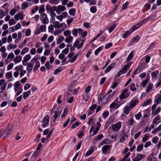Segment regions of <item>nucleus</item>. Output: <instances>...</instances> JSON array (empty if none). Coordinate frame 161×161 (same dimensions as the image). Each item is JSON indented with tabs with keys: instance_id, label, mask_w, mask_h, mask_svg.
<instances>
[{
	"instance_id": "obj_1",
	"label": "nucleus",
	"mask_w": 161,
	"mask_h": 161,
	"mask_svg": "<svg viewBox=\"0 0 161 161\" xmlns=\"http://www.w3.org/2000/svg\"><path fill=\"white\" fill-rule=\"evenodd\" d=\"M85 39H81L80 38H78L74 42L73 45L75 47H77L79 49L82 47L84 44V42L85 41Z\"/></svg>"
},
{
	"instance_id": "obj_2",
	"label": "nucleus",
	"mask_w": 161,
	"mask_h": 161,
	"mask_svg": "<svg viewBox=\"0 0 161 161\" xmlns=\"http://www.w3.org/2000/svg\"><path fill=\"white\" fill-rule=\"evenodd\" d=\"M122 122L119 121L111 125L112 129L114 132H117L121 128L122 126Z\"/></svg>"
},
{
	"instance_id": "obj_3",
	"label": "nucleus",
	"mask_w": 161,
	"mask_h": 161,
	"mask_svg": "<svg viewBox=\"0 0 161 161\" xmlns=\"http://www.w3.org/2000/svg\"><path fill=\"white\" fill-rule=\"evenodd\" d=\"M130 65L129 64H127L124 65L123 67L119 71L116 75L117 77H119L121 75L124 74L126 73L127 69L130 68Z\"/></svg>"
},
{
	"instance_id": "obj_4",
	"label": "nucleus",
	"mask_w": 161,
	"mask_h": 161,
	"mask_svg": "<svg viewBox=\"0 0 161 161\" xmlns=\"http://www.w3.org/2000/svg\"><path fill=\"white\" fill-rule=\"evenodd\" d=\"M119 106L118 104V99L117 98L110 104L109 108H110V111L113 110H115L118 108Z\"/></svg>"
},
{
	"instance_id": "obj_5",
	"label": "nucleus",
	"mask_w": 161,
	"mask_h": 161,
	"mask_svg": "<svg viewBox=\"0 0 161 161\" xmlns=\"http://www.w3.org/2000/svg\"><path fill=\"white\" fill-rule=\"evenodd\" d=\"M40 18V20L42 21V23L43 24H47L49 23V21L46 14H41Z\"/></svg>"
},
{
	"instance_id": "obj_6",
	"label": "nucleus",
	"mask_w": 161,
	"mask_h": 161,
	"mask_svg": "<svg viewBox=\"0 0 161 161\" xmlns=\"http://www.w3.org/2000/svg\"><path fill=\"white\" fill-rule=\"evenodd\" d=\"M139 102V100L137 97L133 98L129 103V107L130 109L133 108Z\"/></svg>"
},
{
	"instance_id": "obj_7",
	"label": "nucleus",
	"mask_w": 161,
	"mask_h": 161,
	"mask_svg": "<svg viewBox=\"0 0 161 161\" xmlns=\"http://www.w3.org/2000/svg\"><path fill=\"white\" fill-rule=\"evenodd\" d=\"M34 64V62L33 61H31L27 63L26 70H27V74L30 75V73L32 71L33 68V67Z\"/></svg>"
},
{
	"instance_id": "obj_8",
	"label": "nucleus",
	"mask_w": 161,
	"mask_h": 161,
	"mask_svg": "<svg viewBox=\"0 0 161 161\" xmlns=\"http://www.w3.org/2000/svg\"><path fill=\"white\" fill-rule=\"evenodd\" d=\"M46 31V25H40L39 28H37L35 31V34L36 35H39L41 32H45Z\"/></svg>"
},
{
	"instance_id": "obj_9",
	"label": "nucleus",
	"mask_w": 161,
	"mask_h": 161,
	"mask_svg": "<svg viewBox=\"0 0 161 161\" xmlns=\"http://www.w3.org/2000/svg\"><path fill=\"white\" fill-rule=\"evenodd\" d=\"M49 121V117L48 115L45 116L42 122V125L43 127H45L48 125Z\"/></svg>"
},
{
	"instance_id": "obj_10",
	"label": "nucleus",
	"mask_w": 161,
	"mask_h": 161,
	"mask_svg": "<svg viewBox=\"0 0 161 161\" xmlns=\"http://www.w3.org/2000/svg\"><path fill=\"white\" fill-rule=\"evenodd\" d=\"M12 130V127H10L9 128H8L6 130H5L4 131H3V138L4 139L7 137L8 135L11 133Z\"/></svg>"
},
{
	"instance_id": "obj_11",
	"label": "nucleus",
	"mask_w": 161,
	"mask_h": 161,
	"mask_svg": "<svg viewBox=\"0 0 161 161\" xmlns=\"http://www.w3.org/2000/svg\"><path fill=\"white\" fill-rule=\"evenodd\" d=\"M111 147V145H106L103 146L102 148L103 153V154L107 153Z\"/></svg>"
},
{
	"instance_id": "obj_12",
	"label": "nucleus",
	"mask_w": 161,
	"mask_h": 161,
	"mask_svg": "<svg viewBox=\"0 0 161 161\" xmlns=\"http://www.w3.org/2000/svg\"><path fill=\"white\" fill-rule=\"evenodd\" d=\"M66 7L62 5H59L57 7L56 6L55 11L58 14H60L62 11L66 10Z\"/></svg>"
},
{
	"instance_id": "obj_13",
	"label": "nucleus",
	"mask_w": 161,
	"mask_h": 161,
	"mask_svg": "<svg viewBox=\"0 0 161 161\" xmlns=\"http://www.w3.org/2000/svg\"><path fill=\"white\" fill-rule=\"evenodd\" d=\"M31 56L29 54L25 56L22 61L23 64L24 66L26 65L27 63V62L31 59Z\"/></svg>"
},
{
	"instance_id": "obj_14",
	"label": "nucleus",
	"mask_w": 161,
	"mask_h": 161,
	"mask_svg": "<svg viewBox=\"0 0 161 161\" xmlns=\"http://www.w3.org/2000/svg\"><path fill=\"white\" fill-rule=\"evenodd\" d=\"M53 24V25L56 29H58L61 27L62 26L64 25V27H65L66 25V24L64 23L60 24L58 21L54 22Z\"/></svg>"
},
{
	"instance_id": "obj_15",
	"label": "nucleus",
	"mask_w": 161,
	"mask_h": 161,
	"mask_svg": "<svg viewBox=\"0 0 161 161\" xmlns=\"http://www.w3.org/2000/svg\"><path fill=\"white\" fill-rule=\"evenodd\" d=\"M61 111H55L54 113V115L53 116L52 118H53L52 120L53 122H55L57 119L59 117L60 115L61 114Z\"/></svg>"
},
{
	"instance_id": "obj_16",
	"label": "nucleus",
	"mask_w": 161,
	"mask_h": 161,
	"mask_svg": "<svg viewBox=\"0 0 161 161\" xmlns=\"http://www.w3.org/2000/svg\"><path fill=\"white\" fill-rule=\"evenodd\" d=\"M56 6H53L52 7L49 4H47L46 6V9L47 11L53 12L55 11L56 10Z\"/></svg>"
},
{
	"instance_id": "obj_17",
	"label": "nucleus",
	"mask_w": 161,
	"mask_h": 161,
	"mask_svg": "<svg viewBox=\"0 0 161 161\" xmlns=\"http://www.w3.org/2000/svg\"><path fill=\"white\" fill-rule=\"evenodd\" d=\"M78 30L79 33L81 35L82 37L83 38H85L87 34V31H85L83 32V30L80 28H78Z\"/></svg>"
},
{
	"instance_id": "obj_18",
	"label": "nucleus",
	"mask_w": 161,
	"mask_h": 161,
	"mask_svg": "<svg viewBox=\"0 0 161 161\" xmlns=\"http://www.w3.org/2000/svg\"><path fill=\"white\" fill-rule=\"evenodd\" d=\"M141 25L140 23H138L135 25L133 26L132 28L130 29V32L131 33H132L134 31L136 30L140 27Z\"/></svg>"
},
{
	"instance_id": "obj_19",
	"label": "nucleus",
	"mask_w": 161,
	"mask_h": 161,
	"mask_svg": "<svg viewBox=\"0 0 161 161\" xmlns=\"http://www.w3.org/2000/svg\"><path fill=\"white\" fill-rule=\"evenodd\" d=\"M130 107H129L127 106L125 107L124 108V114L125 115L128 114L130 112Z\"/></svg>"
},
{
	"instance_id": "obj_20",
	"label": "nucleus",
	"mask_w": 161,
	"mask_h": 161,
	"mask_svg": "<svg viewBox=\"0 0 161 161\" xmlns=\"http://www.w3.org/2000/svg\"><path fill=\"white\" fill-rule=\"evenodd\" d=\"M114 64L113 63L111 64L109 66H108L104 71V73L105 74H107V73L110 71V70L114 67Z\"/></svg>"
},
{
	"instance_id": "obj_21",
	"label": "nucleus",
	"mask_w": 161,
	"mask_h": 161,
	"mask_svg": "<svg viewBox=\"0 0 161 161\" xmlns=\"http://www.w3.org/2000/svg\"><path fill=\"white\" fill-rule=\"evenodd\" d=\"M14 18L16 20L18 21L19 19L21 20L23 19V16L22 14L19 13L15 15Z\"/></svg>"
},
{
	"instance_id": "obj_22",
	"label": "nucleus",
	"mask_w": 161,
	"mask_h": 161,
	"mask_svg": "<svg viewBox=\"0 0 161 161\" xmlns=\"http://www.w3.org/2000/svg\"><path fill=\"white\" fill-rule=\"evenodd\" d=\"M22 57L20 55H18L16 57L14 60V61L15 62V64H16L21 61Z\"/></svg>"
},
{
	"instance_id": "obj_23",
	"label": "nucleus",
	"mask_w": 161,
	"mask_h": 161,
	"mask_svg": "<svg viewBox=\"0 0 161 161\" xmlns=\"http://www.w3.org/2000/svg\"><path fill=\"white\" fill-rule=\"evenodd\" d=\"M153 87V85L151 83H149L146 88V92L149 93L152 89Z\"/></svg>"
},
{
	"instance_id": "obj_24",
	"label": "nucleus",
	"mask_w": 161,
	"mask_h": 161,
	"mask_svg": "<svg viewBox=\"0 0 161 161\" xmlns=\"http://www.w3.org/2000/svg\"><path fill=\"white\" fill-rule=\"evenodd\" d=\"M145 157V155L140 153H138L136 154V158L139 161H140L142 159H144Z\"/></svg>"
},
{
	"instance_id": "obj_25",
	"label": "nucleus",
	"mask_w": 161,
	"mask_h": 161,
	"mask_svg": "<svg viewBox=\"0 0 161 161\" xmlns=\"http://www.w3.org/2000/svg\"><path fill=\"white\" fill-rule=\"evenodd\" d=\"M130 95V94H128V93H127L126 95L125 94L123 93H121V94L120 96L119 97V100H122L124 99H125L127 98Z\"/></svg>"
},
{
	"instance_id": "obj_26",
	"label": "nucleus",
	"mask_w": 161,
	"mask_h": 161,
	"mask_svg": "<svg viewBox=\"0 0 161 161\" xmlns=\"http://www.w3.org/2000/svg\"><path fill=\"white\" fill-rule=\"evenodd\" d=\"M156 17V14H153L151 15L148 17L144 19V20L146 21H148L149 20H152L154 19Z\"/></svg>"
},
{
	"instance_id": "obj_27",
	"label": "nucleus",
	"mask_w": 161,
	"mask_h": 161,
	"mask_svg": "<svg viewBox=\"0 0 161 161\" xmlns=\"http://www.w3.org/2000/svg\"><path fill=\"white\" fill-rule=\"evenodd\" d=\"M79 55V53H78L75 55L72 58L68 60L67 63L70 62V63H74L77 58L78 56Z\"/></svg>"
},
{
	"instance_id": "obj_28",
	"label": "nucleus",
	"mask_w": 161,
	"mask_h": 161,
	"mask_svg": "<svg viewBox=\"0 0 161 161\" xmlns=\"http://www.w3.org/2000/svg\"><path fill=\"white\" fill-rule=\"evenodd\" d=\"M161 109V108L158 107L156 110H154L152 111V114L154 116L156 115L160 112Z\"/></svg>"
},
{
	"instance_id": "obj_29",
	"label": "nucleus",
	"mask_w": 161,
	"mask_h": 161,
	"mask_svg": "<svg viewBox=\"0 0 161 161\" xmlns=\"http://www.w3.org/2000/svg\"><path fill=\"white\" fill-rule=\"evenodd\" d=\"M151 102L152 100L151 99L149 98L148 99H147L142 104V106L144 107L145 106L151 104Z\"/></svg>"
},
{
	"instance_id": "obj_30",
	"label": "nucleus",
	"mask_w": 161,
	"mask_h": 161,
	"mask_svg": "<svg viewBox=\"0 0 161 161\" xmlns=\"http://www.w3.org/2000/svg\"><path fill=\"white\" fill-rule=\"evenodd\" d=\"M45 11V6L42 5L40 6V8L39 10V13L40 14H45L44 12Z\"/></svg>"
},
{
	"instance_id": "obj_31",
	"label": "nucleus",
	"mask_w": 161,
	"mask_h": 161,
	"mask_svg": "<svg viewBox=\"0 0 161 161\" xmlns=\"http://www.w3.org/2000/svg\"><path fill=\"white\" fill-rule=\"evenodd\" d=\"M40 66V63L39 61L36 62L35 65L33 69L34 72H36L38 69V68Z\"/></svg>"
},
{
	"instance_id": "obj_32",
	"label": "nucleus",
	"mask_w": 161,
	"mask_h": 161,
	"mask_svg": "<svg viewBox=\"0 0 161 161\" xmlns=\"http://www.w3.org/2000/svg\"><path fill=\"white\" fill-rule=\"evenodd\" d=\"M73 39V37L72 36H69L66 37L65 39V42L68 43L71 42Z\"/></svg>"
},
{
	"instance_id": "obj_33",
	"label": "nucleus",
	"mask_w": 161,
	"mask_h": 161,
	"mask_svg": "<svg viewBox=\"0 0 161 161\" xmlns=\"http://www.w3.org/2000/svg\"><path fill=\"white\" fill-rule=\"evenodd\" d=\"M116 25V24L114 23L112 25L110 26V27L108 29V30L109 33H111L112 31H114V30L115 28Z\"/></svg>"
},
{
	"instance_id": "obj_34",
	"label": "nucleus",
	"mask_w": 161,
	"mask_h": 161,
	"mask_svg": "<svg viewBox=\"0 0 161 161\" xmlns=\"http://www.w3.org/2000/svg\"><path fill=\"white\" fill-rule=\"evenodd\" d=\"M158 73V71L157 70H155L152 72L151 74V75L153 79H155Z\"/></svg>"
},
{
	"instance_id": "obj_35",
	"label": "nucleus",
	"mask_w": 161,
	"mask_h": 161,
	"mask_svg": "<svg viewBox=\"0 0 161 161\" xmlns=\"http://www.w3.org/2000/svg\"><path fill=\"white\" fill-rule=\"evenodd\" d=\"M135 122V121L134 120L133 117L131 118L128 119L127 121V125L131 126Z\"/></svg>"
},
{
	"instance_id": "obj_36",
	"label": "nucleus",
	"mask_w": 161,
	"mask_h": 161,
	"mask_svg": "<svg viewBox=\"0 0 161 161\" xmlns=\"http://www.w3.org/2000/svg\"><path fill=\"white\" fill-rule=\"evenodd\" d=\"M31 92L30 90H28L27 92H24L23 93V98L25 99L26 97H28L30 94Z\"/></svg>"
},
{
	"instance_id": "obj_37",
	"label": "nucleus",
	"mask_w": 161,
	"mask_h": 161,
	"mask_svg": "<svg viewBox=\"0 0 161 161\" xmlns=\"http://www.w3.org/2000/svg\"><path fill=\"white\" fill-rule=\"evenodd\" d=\"M130 89L132 91H135L136 90V88L135 86V85L134 83H132L130 85Z\"/></svg>"
},
{
	"instance_id": "obj_38",
	"label": "nucleus",
	"mask_w": 161,
	"mask_h": 161,
	"mask_svg": "<svg viewBox=\"0 0 161 161\" xmlns=\"http://www.w3.org/2000/svg\"><path fill=\"white\" fill-rule=\"evenodd\" d=\"M17 47V45L16 44L12 45L11 43L9 44L7 47V49L10 50L11 49H15Z\"/></svg>"
},
{
	"instance_id": "obj_39",
	"label": "nucleus",
	"mask_w": 161,
	"mask_h": 161,
	"mask_svg": "<svg viewBox=\"0 0 161 161\" xmlns=\"http://www.w3.org/2000/svg\"><path fill=\"white\" fill-rule=\"evenodd\" d=\"M149 135L148 134H146L144 135V136L142 138V142H144L148 140V138L149 137Z\"/></svg>"
},
{
	"instance_id": "obj_40",
	"label": "nucleus",
	"mask_w": 161,
	"mask_h": 161,
	"mask_svg": "<svg viewBox=\"0 0 161 161\" xmlns=\"http://www.w3.org/2000/svg\"><path fill=\"white\" fill-rule=\"evenodd\" d=\"M130 32V30L129 31H126L124 34L122 36V37L123 38H126L131 33Z\"/></svg>"
},
{
	"instance_id": "obj_41",
	"label": "nucleus",
	"mask_w": 161,
	"mask_h": 161,
	"mask_svg": "<svg viewBox=\"0 0 161 161\" xmlns=\"http://www.w3.org/2000/svg\"><path fill=\"white\" fill-rule=\"evenodd\" d=\"M89 94L87 93H86L83 94V97L84 100L86 101H87L89 98Z\"/></svg>"
},
{
	"instance_id": "obj_42",
	"label": "nucleus",
	"mask_w": 161,
	"mask_h": 161,
	"mask_svg": "<svg viewBox=\"0 0 161 161\" xmlns=\"http://www.w3.org/2000/svg\"><path fill=\"white\" fill-rule=\"evenodd\" d=\"M143 148V144H141L137 146V147L136 151L137 152H140L142 150Z\"/></svg>"
},
{
	"instance_id": "obj_43",
	"label": "nucleus",
	"mask_w": 161,
	"mask_h": 161,
	"mask_svg": "<svg viewBox=\"0 0 161 161\" xmlns=\"http://www.w3.org/2000/svg\"><path fill=\"white\" fill-rule=\"evenodd\" d=\"M15 69L16 70L18 71H23V67L22 65H21L19 66L16 67Z\"/></svg>"
},
{
	"instance_id": "obj_44",
	"label": "nucleus",
	"mask_w": 161,
	"mask_h": 161,
	"mask_svg": "<svg viewBox=\"0 0 161 161\" xmlns=\"http://www.w3.org/2000/svg\"><path fill=\"white\" fill-rule=\"evenodd\" d=\"M29 51V49L27 47H25L23 49L21 52V54L23 55Z\"/></svg>"
},
{
	"instance_id": "obj_45",
	"label": "nucleus",
	"mask_w": 161,
	"mask_h": 161,
	"mask_svg": "<svg viewBox=\"0 0 161 161\" xmlns=\"http://www.w3.org/2000/svg\"><path fill=\"white\" fill-rule=\"evenodd\" d=\"M28 6V3L26 2H24L22 4V9H25Z\"/></svg>"
},
{
	"instance_id": "obj_46",
	"label": "nucleus",
	"mask_w": 161,
	"mask_h": 161,
	"mask_svg": "<svg viewBox=\"0 0 161 161\" xmlns=\"http://www.w3.org/2000/svg\"><path fill=\"white\" fill-rule=\"evenodd\" d=\"M78 32V30L76 29H73L72 31V35L74 36H77Z\"/></svg>"
},
{
	"instance_id": "obj_47",
	"label": "nucleus",
	"mask_w": 161,
	"mask_h": 161,
	"mask_svg": "<svg viewBox=\"0 0 161 161\" xmlns=\"http://www.w3.org/2000/svg\"><path fill=\"white\" fill-rule=\"evenodd\" d=\"M62 67H58V69H56L54 72L53 73L55 75H57L58 72H61L62 70Z\"/></svg>"
},
{
	"instance_id": "obj_48",
	"label": "nucleus",
	"mask_w": 161,
	"mask_h": 161,
	"mask_svg": "<svg viewBox=\"0 0 161 161\" xmlns=\"http://www.w3.org/2000/svg\"><path fill=\"white\" fill-rule=\"evenodd\" d=\"M75 8L71 9L69 11V14L73 16L75 15Z\"/></svg>"
},
{
	"instance_id": "obj_49",
	"label": "nucleus",
	"mask_w": 161,
	"mask_h": 161,
	"mask_svg": "<svg viewBox=\"0 0 161 161\" xmlns=\"http://www.w3.org/2000/svg\"><path fill=\"white\" fill-rule=\"evenodd\" d=\"M49 2L52 4H57L59 3V0H49Z\"/></svg>"
},
{
	"instance_id": "obj_50",
	"label": "nucleus",
	"mask_w": 161,
	"mask_h": 161,
	"mask_svg": "<svg viewBox=\"0 0 161 161\" xmlns=\"http://www.w3.org/2000/svg\"><path fill=\"white\" fill-rule=\"evenodd\" d=\"M160 119V117L159 116H156L153 119L152 123L153 124H155Z\"/></svg>"
},
{
	"instance_id": "obj_51",
	"label": "nucleus",
	"mask_w": 161,
	"mask_h": 161,
	"mask_svg": "<svg viewBox=\"0 0 161 161\" xmlns=\"http://www.w3.org/2000/svg\"><path fill=\"white\" fill-rule=\"evenodd\" d=\"M40 58V56L39 55H36L34 58L31 59V61H33V62H36V61Z\"/></svg>"
},
{
	"instance_id": "obj_52",
	"label": "nucleus",
	"mask_w": 161,
	"mask_h": 161,
	"mask_svg": "<svg viewBox=\"0 0 161 161\" xmlns=\"http://www.w3.org/2000/svg\"><path fill=\"white\" fill-rule=\"evenodd\" d=\"M17 11V9H16L14 8H12L10 11V14L11 16L14 15Z\"/></svg>"
},
{
	"instance_id": "obj_53",
	"label": "nucleus",
	"mask_w": 161,
	"mask_h": 161,
	"mask_svg": "<svg viewBox=\"0 0 161 161\" xmlns=\"http://www.w3.org/2000/svg\"><path fill=\"white\" fill-rule=\"evenodd\" d=\"M139 40V37L138 36H136V37H134L131 41V42H137Z\"/></svg>"
},
{
	"instance_id": "obj_54",
	"label": "nucleus",
	"mask_w": 161,
	"mask_h": 161,
	"mask_svg": "<svg viewBox=\"0 0 161 161\" xmlns=\"http://www.w3.org/2000/svg\"><path fill=\"white\" fill-rule=\"evenodd\" d=\"M94 151L93 149H92L88 151L86 153L85 156L86 157H88L92 154Z\"/></svg>"
},
{
	"instance_id": "obj_55",
	"label": "nucleus",
	"mask_w": 161,
	"mask_h": 161,
	"mask_svg": "<svg viewBox=\"0 0 161 161\" xmlns=\"http://www.w3.org/2000/svg\"><path fill=\"white\" fill-rule=\"evenodd\" d=\"M109 114L108 111H106L104 112L102 114V117L103 118H105L108 117Z\"/></svg>"
},
{
	"instance_id": "obj_56",
	"label": "nucleus",
	"mask_w": 161,
	"mask_h": 161,
	"mask_svg": "<svg viewBox=\"0 0 161 161\" xmlns=\"http://www.w3.org/2000/svg\"><path fill=\"white\" fill-rule=\"evenodd\" d=\"M71 34V32L70 31H69V30H67V31H65L64 32V35L65 36H70Z\"/></svg>"
},
{
	"instance_id": "obj_57",
	"label": "nucleus",
	"mask_w": 161,
	"mask_h": 161,
	"mask_svg": "<svg viewBox=\"0 0 161 161\" xmlns=\"http://www.w3.org/2000/svg\"><path fill=\"white\" fill-rule=\"evenodd\" d=\"M104 96L103 95H100L98 96V100L99 102H101L103 100L104 98Z\"/></svg>"
},
{
	"instance_id": "obj_58",
	"label": "nucleus",
	"mask_w": 161,
	"mask_h": 161,
	"mask_svg": "<svg viewBox=\"0 0 161 161\" xmlns=\"http://www.w3.org/2000/svg\"><path fill=\"white\" fill-rule=\"evenodd\" d=\"M90 10L91 12L92 13H95L96 12L97 10L96 7L94 6L91 7Z\"/></svg>"
},
{
	"instance_id": "obj_59",
	"label": "nucleus",
	"mask_w": 161,
	"mask_h": 161,
	"mask_svg": "<svg viewBox=\"0 0 161 161\" xmlns=\"http://www.w3.org/2000/svg\"><path fill=\"white\" fill-rule=\"evenodd\" d=\"M7 84L5 83L3 84L0 88V90H1V91L0 92L1 93L3 92L4 91L5 89Z\"/></svg>"
},
{
	"instance_id": "obj_60",
	"label": "nucleus",
	"mask_w": 161,
	"mask_h": 161,
	"mask_svg": "<svg viewBox=\"0 0 161 161\" xmlns=\"http://www.w3.org/2000/svg\"><path fill=\"white\" fill-rule=\"evenodd\" d=\"M54 26L52 25H51L48 27V31L49 32H51L53 31L54 29Z\"/></svg>"
},
{
	"instance_id": "obj_61",
	"label": "nucleus",
	"mask_w": 161,
	"mask_h": 161,
	"mask_svg": "<svg viewBox=\"0 0 161 161\" xmlns=\"http://www.w3.org/2000/svg\"><path fill=\"white\" fill-rule=\"evenodd\" d=\"M130 153L128 152L124 157V158L122 159L120 161H125L126 159L128 158V157L130 155Z\"/></svg>"
},
{
	"instance_id": "obj_62",
	"label": "nucleus",
	"mask_w": 161,
	"mask_h": 161,
	"mask_svg": "<svg viewBox=\"0 0 161 161\" xmlns=\"http://www.w3.org/2000/svg\"><path fill=\"white\" fill-rule=\"evenodd\" d=\"M158 97L156 100V103L158 104L161 102V94H158Z\"/></svg>"
},
{
	"instance_id": "obj_63",
	"label": "nucleus",
	"mask_w": 161,
	"mask_h": 161,
	"mask_svg": "<svg viewBox=\"0 0 161 161\" xmlns=\"http://www.w3.org/2000/svg\"><path fill=\"white\" fill-rule=\"evenodd\" d=\"M142 114L140 112H139L135 115L136 119L137 120H139L142 117Z\"/></svg>"
},
{
	"instance_id": "obj_64",
	"label": "nucleus",
	"mask_w": 161,
	"mask_h": 161,
	"mask_svg": "<svg viewBox=\"0 0 161 161\" xmlns=\"http://www.w3.org/2000/svg\"><path fill=\"white\" fill-rule=\"evenodd\" d=\"M158 137L157 136H155L152 139V141L153 143H156L158 142Z\"/></svg>"
}]
</instances>
